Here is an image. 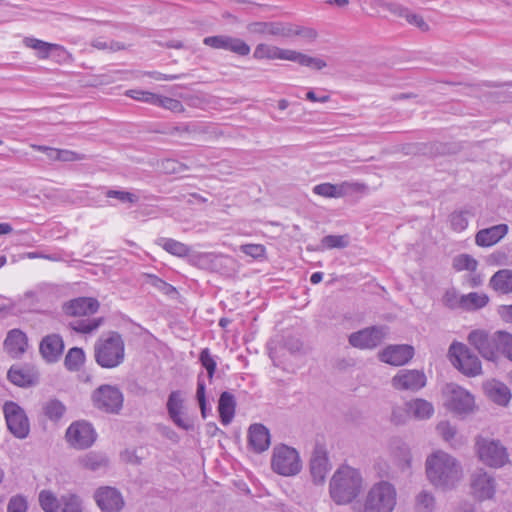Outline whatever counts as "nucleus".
Instances as JSON below:
<instances>
[{
  "mask_svg": "<svg viewBox=\"0 0 512 512\" xmlns=\"http://www.w3.org/2000/svg\"><path fill=\"white\" fill-rule=\"evenodd\" d=\"M167 412L171 421L180 429L193 430L194 421L184 411V398L181 391H172L167 400Z\"/></svg>",
  "mask_w": 512,
  "mask_h": 512,
  "instance_id": "obj_13",
  "label": "nucleus"
},
{
  "mask_svg": "<svg viewBox=\"0 0 512 512\" xmlns=\"http://www.w3.org/2000/svg\"><path fill=\"white\" fill-rule=\"evenodd\" d=\"M471 489L473 495L479 500L490 499L495 494L494 478L486 471L479 470L472 475Z\"/></svg>",
  "mask_w": 512,
  "mask_h": 512,
  "instance_id": "obj_21",
  "label": "nucleus"
},
{
  "mask_svg": "<svg viewBox=\"0 0 512 512\" xmlns=\"http://www.w3.org/2000/svg\"><path fill=\"white\" fill-rule=\"evenodd\" d=\"M126 95L134 100L145 102L152 105H154L155 100L157 99V94L140 89L128 90L126 92Z\"/></svg>",
  "mask_w": 512,
  "mask_h": 512,
  "instance_id": "obj_53",
  "label": "nucleus"
},
{
  "mask_svg": "<svg viewBox=\"0 0 512 512\" xmlns=\"http://www.w3.org/2000/svg\"><path fill=\"white\" fill-rule=\"evenodd\" d=\"M3 412L8 430L18 439H25L30 432L29 420L25 411L15 402L7 401Z\"/></svg>",
  "mask_w": 512,
  "mask_h": 512,
  "instance_id": "obj_12",
  "label": "nucleus"
},
{
  "mask_svg": "<svg viewBox=\"0 0 512 512\" xmlns=\"http://www.w3.org/2000/svg\"><path fill=\"white\" fill-rule=\"evenodd\" d=\"M434 406L431 402L416 398L404 403L403 407H396L392 411V421L396 424L405 423L408 419L426 420L433 416Z\"/></svg>",
  "mask_w": 512,
  "mask_h": 512,
  "instance_id": "obj_10",
  "label": "nucleus"
},
{
  "mask_svg": "<svg viewBox=\"0 0 512 512\" xmlns=\"http://www.w3.org/2000/svg\"><path fill=\"white\" fill-rule=\"evenodd\" d=\"M451 229L456 232L464 231L468 226V212L467 211H454L449 216Z\"/></svg>",
  "mask_w": 512,
  "mask_h": 512,
  "instance_id": "obj_45",
  "label": "nucleus"
},
{
  "mask_svg": "<svg viewBox=\"0 0 512 512\" xmlns=\"http://www.w3.org/2000/svg\"><path fill=\"white\" fill-rule=\"evenodd\" d=\"M397 492L387 481L375 483L366 495L364 512H392L396 506Z\"/></svg>",
  "mask_w": 512,
  "mask_h": 512,
  "instance_id": "obj_5",
  "label": "nucleus"
},
{
  "mask_svg": "<svg viewBox=\"0 0 512 512\" xmlns=\"http://www.w3.org/2000/svg\"><path fill=\"white\" fill-rule=\"evenodd\" d=\"M86 159L84 154L68 150V149H60L59 151V159L58 161L62 162H74V161H82Z\"/></svg>",
  "mask_w": 512,
  "mask_h": 512,
  "instance_id": "obj_61",
  "label": "nucleus"
},
{
  "mask_svg": "<svg viewBox=\"0 0 512 512\" xmlns=\"http://www.w3.org/2000/svg\"><path fill=\"white\" fill-rule=\"evenodd\" d=\"M93 406L105 413L118 414L124 402L122 391L114 385L103 384L91 394Z\"/></svg>",
  "mask_w": 512,
  "mask_h": 512,
  "instance_id": "obj_8",
  "label": "nucleus"
},
{
  "mask_svg": "<svg viewBox=\"0 0 512 512\" xmlns=\"http://www.w3.org/2000/svg\"><path fill=\"white\" fill-rule=\"evenodd\" d=\"M479 460L491 468H502L510 463L507 448L497 439L479 436L475 441Z\"/></svg>",
  "mask_w": 512,
  "mask_h": 512,
  "instance_id": "obj_6",
  "label": "nucleus"
},
{
  "mask_svg": "<svg viewBox=\"0 0 512 512\" xmlns=\"http://www.w3.org/2000/svg\"><path fill=\"white\" fill-rule=\"evenodd\" d=\"M509 231L508 225L498 224L479 230L475 235V243L480 247H490L503 239Z\"/></svg>",
  "mask_w": 512,
  "mask_h": 512,
  "instance_id": "obj_25",
  "label": "nucleus"
},
{
  "mask_svg": "<svg viewBox=\"0 0 512 512\" xmlns=\"http://www.w3.org/2000/svg\"><path fill=\"white\" fill-rule=\"evenodd\" d=\"M290 57L289 61L296 62L301 66L310 67L315 70H321L327 66V63L323 59L312 57L295 50L291 51Z\"/></svg>",
  "mask_w": 512,
  "mask_h": 512,
  "instance_id": "obj_38",
  "label": "nucleus"
},
{
  "mask_svg": "<svg viewBox=\"0 0 512 512\" xmlns=\"http://www.w3.org/2000/svg\"><path fill=\"white\" fill-rule=\"evenodd\" d=\"M443 303L451 309H462V295L456 289L450 288L443 296Z\"/></svg>",
  "mask_w": 512,
  "mask_h": 512,
  "instance_id": "obj_52",
  "label": "nucleus"
},
{
  "mask_svg": "<svg viewBox=\"0 0 512 512\" xmlns=\"http://www.w3.org/2000/svg\"><path fill=\"white\" fill-rule=\"evenodd\" d=\"M291 49H282L277 46L260 43L253 52V58L256 60H290Z\"/></svg>",
  "mask_w": 512,
  "mask_h": 512,
  "instance_id": "obj_29",
  "label": "nucleus"
},
{
  "mask_svg": "<svg viewBox=\"0 0 512 512\" xmlns=\"http://www.w3.org/2000/svg\"><path fill=\"white\" fill-rule=\"evenodd\" d=\"M427 382L423 371L416 369H401L391 379L392 387L400 391L417 392L425 387Z\"/></svg>",
  "mask_w": 512,
  "mask_h": 512,
  "instance_id": "obj_15",
  "label": "nucleus"
},
{
  "mask_svg": "<svg viewBox=\"0 0 512 512\" xmlns=\"http://www.w3.org/2000/svg\"><path fill=\"white\" fill-rule=\"evenodd\" d=\"M452 266L456 271L475 272L478 267V261L469 254H459L453 258Z\"/></svg>",
  "mask_w": 512,
  "mask_h": 512,
  "instance_id": "obj_42",
  "label": "nucleus"
},
{
  "mask_svg": "<svg viewBox=\"0 0 512 512\" xmlns=\"http://www.w3.org/2000/svg\"><path fill=\"white\" fill-rule=\"evenodd\" d=\"M43 410L50 420L57 421L63 416L65 406L58 400H50L45 404Z\"/></svg>",
  "mask_w": 512,
  "mask_h": 512,
  "instance_id": "obj_46",
  "label": "nucleus"
},
{
  "mask_svg": "<svg viewBox=\"0 0 512 512\" xmlns=\"http://www.w3.org/2000/svg\"><path fill=\"white\" fill-rule=\"evenodd\" d=\"M28 508L26 499L21 495L10 498L7 505V512H26Z\"/></svg>",
  "mask_w": 512,
  "mask_h": 512,
  "instance_id": "obj_57",
  "label": "nucleus"
},
{
  "mask_svg": "<svg viewBox=\"0 0 512 512\" xmlns=\"http://www.w3.org/2000/svg\"><path fill=\"white\" fill-rule=\"evenodd\" d=\"M349 243L350 238L348 235H327L322 238L320 249L346 248Z\"/></svg>",
  "mask_w": 512,
  "mask_h": 512,
  "instance_id": "obj_44",
  "label": "nucleus"
},
{
  "mask_svg": "<svg viewBox=\"0 0 512 512\" xmlns=\"http://www.w3.org/2000/svg\"><path fill=\"white\" fill-rule=\"evenodd\" d=\"M394 454L397 460V464L402 470L408 469L410 467L412 457L410 449L406 444H401L398 446Z\"/></svg>",
  "mask_w": 512,
  "mask_h": 512,
  "instance_id": "obj_49",
  "label": "nucleus"
},
{
  "mask_svg": "<svg viewBox=\"0 0 512 512\" xmlns=\"http://www.w3.org/2000/svg\"><path fill=\"white\" fill-rule=\"evenodd\" d=\"M270 466L277 475L294 477L302 471L303 462L296 448L280 443L272 449Z\"/></svg>",
  "mask_w": 512,
  "mask_h": 512,
  "instance_id": "obj_4",
  "label": "nucleus"
},
{
  "mask_svg": "<svg viewBox=\"0 0 512 512\" xmlns=\"http://www.w3.org/2000/svg\"><path fill=\"white\" fill-rule=\"evenodd\" d=\"M102 321V318L80 319L72 322L71 327L76 332L87 334L98 329L102 324Z\"/></svg>",
  "mask_w": 512,
  "mask_h": 512,
  "instance_id": "obj_43",
  "label": "nucleus"
},
{
  "mask_svg": "<svg viewBox=\"0 0 512 512\" xmlns=\"http://www.w3.org/2000/svg\"><path fill=\"white\" fill-rule=\"evenodd\" d=\"M500 318L506 323H512V304L502 305L498 308Z\"/></svg>",
  "mask_w": 512,
  "mask_h": 512,
  "instance_id": "obj_64",
  "label": "nucleus"
},
{
  "mask_svg": "<svg viewBox=\"0 0 512 512\" xmlns=\"http://www.w3.org/2000/svg\"><path fill=\"white\" fill-rule=\"evenodd\" d=\"M499 340V352L512 362V334L502 331Z\"/></svg>",
  "mask_w": 512,
  "mask_h": 512,
  "instance_id": "obj_55",
  "label": "nucleus"
},
{
  "mask_svg": "<svg viewBox=\"0 0 512 512\" xmlns=\"http://www.w3.org/2000/svg\"><path fill=\"white\" fill-rule=\"evenodd\" d=\"M241 251L254 259L264 257L266 249L261 244H246L241 246Z\"/></svg>",
  "mask_w": 512,
  "mask_h": 512,
  "instance_id": "obj_59",
  "label": "nucleus"
},
{
  "mask_svg": "<svg viewBox=\"0 0 512 512\" xmlns=\"http://www.w3.org/2000/svg\"><path fill=\"white\" fill-rule=\"evenodd\" d=\"M196 396L201 408L202 416L206 417L205 383L201 376L198 377Z\"/></svg>",
  "mask_w": 512,
  "mask_h": 512,
  "instance_id": "obj_62",
  "label": "nucleus"
},
{
  "mask_svg": "<svg viewBox=\"0 0 512 512\" xmlns=\"http://www.w3.org/2000/svg\"><path fill=\"white\" fill-rule=\"evenodd\" d=\"M83 510V501L79 495L68 492L61 496L60 512H83Z\"/></svg>",
  "mask_w": 512,
  "mask_h": 512,
  "instance_id": "obj_40",
  "label": "nucleus"
},
{
  "mask_svg": "<svg viewBox=\"0 0 512 512\" xmlns=\"http://www.w3.org/2000/svg\"><path fill=\"white\" fill-rule=\"evenodd\" d=\"M79 465L87 470L97 472L108 467V458L101 453L89 452L78 459Z\"/></svg>",
  "mask_w": 512,
  "mask_h": 512,
  "instance_id": "obj_34",
  "label": "nucleus"
},
{
  "mask_svg": "<svg viewBox=\"0 0 512 512\" xmlns=\"http://www.w3.org/2000/svg\"><path fill=\"white\" fill-rule=\"evenodd\" d=\"M489 297L485 293L471 292L462 295V309L473 311L487 305Z\"/></svg>",
  "mask_w": 512,
  "mask_h": 512,
  "instance_id": "obj_37",
  "label": "nucleus"
},
{
  "mask_svg": "<svg viewBox=\"0 0 512 512\" xmlns=\"http://www.w3.org/2000/svg\"><path fill=\"white\" fill-rule=\"evenodd\" d=\"M443 394L445 396V406L456 414H469L475 408L474 396L457 384H446Z\"/></svg>",
  "mask_w": 512,
  "mask_h": 512,
  "instance_id": "obj_11",
  "label": "nucleus"
},
{
  "mask_svg": "<svg viewBox=\"0 0 512 512\" xmlns=\"http://www.w3.org/2000/svg\"><path fill=\"white\" fill-rule=\"evenodd\" d=\"M154 105L165 108L174 113H182L184 111V106L181 101L170 97L157 95Z\"/></svg>",
  "mask_w": 512,
  "mask_h": 512,
  "instance_id": "obj_47",
  "label": "nucleus"
},
{
  "mask_svg": "<svg viewBox=\"0 0 512 512\" xmlns=\"http://www.w3.org/2000/svg\"><path fill=\"white\" fill-rule=\"evenodd\" d=\"M85 361V353L81 348L69 349L65 356L64 365L70 371H78Z\"/></svg>",
  "mask_w": 512,
  "mask_h": 512,
  "instance_id": "obj_41",
  "label": "nucleus"
},
{
  "mask_svg": "<svg viewBox=\"0 0 512 512\" xmlns=\"http://www.w3.org/2000/svg\"><path fill=\"white\" fill-rule=\"evenodd\" d=\"M24 44L26 47L35 50L37 52L38 58L40 59H47L52 53H57V56L62 58L68 55L67 50L63 46L59 44L48 43L36 38L26 37L24 39Z\"/></svg>",
  "mask_w": 512,
  "mask_h": 512,
  "instance_id": "obj_27",
  "label": "nucleus"
},
{
  "mask_svg": "<svg viewBox=\"0 0 512 512\" xmlns=\"http://www.w3.org/2000/svg\"><path fill=\"white\" fill-rule=\"evenodd\" d=\"M500 334L502 331L490 334L486 330L475 329L469 333L467 340L484 359L496 361L499 354Z\"/></svg>",
  "mask_w": 512,
  "mask_h": 512,
  "instance_id": "obj_9",
  "label": "nucleus"
},
{
  "mask_svg": "<svg viewBox=\"0 0 512 512\" xmlns=\"http://www.w3.org/2000/svg\"><path fill=\"white\" fill-rule=\"evenodd\" d=\"M489 263L496 266L512 265V258L504 250H497L489 256Z\"/></svg>",
  "mask_w": 512,
  "mask_h": 512,
  "instance_id": "obj_56",
  "label": "nucleus"
},
{
  "mask_svg": "<svg viewBox=\"0 0 512 512\" xmlns=\"http://www.w3.org/2000/svg\"><path fill=\"white\" fill-rule=\"evenodd\" d=\"M66 439L74 448L85 449L94 443L96 432L90 423L77 421L68 427Z\"/></svg>",
  "mask_w": 512,
  "mask_h": 512,
  "instance_id": "obj_14",
  "label": "nucleus"
},
{
  "mask_svg": "<svg viewBox=\"0 0 512 512\" xmlns=\"http://www.w3.org/2000/svg\"><path fill=\"white\" fill-rule=\"evenodd\" d=\"M436 430L445 442L452 444L457 434V429L448 421H441L437 424Z\"/></svg>",
  "mask_w": 512,
  "mask_h": 512,
  "instance_id": "obj_50",
  "label": "nucleus"
},
{
  "mask_svg": "<svg viewBox=\"0 0 512 512\" xmlns=\"http://www.w3.org/2000/svg\"><path fill=\"white\" fill-rule=\"evenodd\" d=\"M365 189V185L358 182L344 181L339 184L321 183L313 187L316 195L325 198H342L346 195L359 193Z\"/></svg>",
  "mask_w": 512,
  "mask_h": 512,
  "instance_id": "obj_19",
  "label": "nucleus"
},
{
  "mask_svg": "<svg viewBox=\"0 0 512 512\" xmlns=\"http://www.w3.org/2000/svg\"><path fill=\"white\" fill-rule=\"evenodd\" d=\"M414 507L417 512H434L436 499L434 494L426 489H422L415 496Z\"/></svg>",
  "mask_w": 512,
  "mask_h": 512,
  "instance_id": "obj_36",
  "label": "nucleus"
},
{
  "mask_svg": "<svg viewBox=\"0 0 512 512\" xmlns=\"http://www.w3.org/2000/svg\"><path fill=\"white\" fill-rule=\"evenodd\" d=\"M8 379L19 387H28L37 382L38 376L31 367L12 366L7 374Z\"/></svg>",
  "mask_w": 512,
  "mask_h": 512,
  "instance_id": "obj_30",
  "label": "nucleus"
},
{
  "mask_svg": "<svg viewBox=\"0 0 512 512\" xmlns=\"http://www.w3.org/2000/svg\"><path fill=\"white\" fill-rule=\"evenodd\" d=\"M91 45L98 50H109L116 52L125 48V45L117 41H106L104 38L99 37L91 42Z\"/></svg>",
  "mask_w": 512,
  "mask_h": 512,
  "instance_id": "obj_54",
  "label": "nucleus"
},
{
  "mask_svg": "<svg viewBox=\"0 0 512 512\" xmlns=\"http://www.w3.org/2000/svg\"><path fill=\"white\" fill-rule=\"evenodd\" d=\"M286 27L287 23L282 22H252L247 25V30L253 35L289 38L290 30Z\"/></svg>",
  "mask_w": 512,
  "mask_h": 512,
  "instance_id": "obj_24",
  "label": "nucleus"
},
{
  "mask_svg": "<svg viewBox=\"0 0 512 512\" xmlns=\"http://www.w3.org/2000/svg\"><path fill=\"white\" fill-rule=\"evenodd\" d=\"M448 356L452 365L465 376L476 377L482 373L481 361L465 344L453 342Z\"/></svg>",
  "mask_w": 512,
  "mask_h": 512,
  "instance_id": "obj_7",
  "label": "nucleus"
},
{
  "mask_svg": "<svg viewBox=\"0 0 512 512\" xmlns=\"http://www.w3.org/2000/svg\"><path fill=\"white\" fill-rule=\"evenodd\" d=\"M414 356V348L410 345H389L379 353V359L393 366H402Z\"/></svg>",
  "mask_w": 512,
  "mask_h": 512,
  "instance_id": "obj_20",
  "label": "nucleus"
},
{
  "mask_svg": "<svg viewBox=\"0 0 512 512\" xmlns=\"http://www.w3.org/2000/svg\"><path fill=\"white\" fill-rule=\"evenodd\" d=\"M286 28L290 30L289 31V38L298 35V36L303 37L307 41L312 42L318 36L317 31L315 29H312V28L296 27V26H293L291 24H287Z\"/></svg>",
  "mask_w": 512,
  "mask_h": 512,
  "instance_id": "obj_51",
  "label": "nucleus"
},
{
  "mask_svg": "<svg viewBox=\"0 0 512 512\" xmlns=\"http://www.w3.org/2000/svg\"><path fill=\"white\" fill-rule=\"evenodd\" d=\"M106 196L108 198H116L122 203H135L138 200L135 194L122 190H108Z\"/></svg>",
  "mask_w": 512,
  "mask_h": 512,
  "instance_id": "obj_58",
  "label": "nucleus"
},
{
  "mask_svg": "<svg viewBox=\"0 0 512 512\" xmlns=\"http://www.w3.org/2000/svg\"><path fill=\"white\" fill-rule=\"evenodd\" d=\"M489 286L501 294L512 293V270L502 269L493 274Z\"/></svg>",
  "mask_w": 512,
  "mask_h": 512,
  "instance_id": "obj_32",
  "label": "nucleus"
},
{
  "mask_svg": "<svg viewBox=\"0 0 512 512\" xmlns=\"http://www.w3.org/2000/svg\"><path fill=\"white\" fill-rule=\"evenodd\" d=\"M310 475L315 485H323L331 470L328 452L324 445L316 444L309 463Z\"/></svg>",
  "mask_w": 512,
  "mask_h": 512,
  "instance_id": "obj_17",
  "label": "nucleus"
},
{
  "mask_svg": "<svg viewBox=\"0 0 512 512\" xmlns=\"http://www.w3.org/2000/svg\"><path fill=\"white\" fill-rule=\"evenodd\" d=\"M99 309V302L91 297H78L66 302L63 311L68 316L81 317L96 313Z\"/></svg>",
  "mask_w": 512,
  "mask_h": 512,
  "instance_id": "obj_23",
  "label": "nucleus"
},
{
  "mask_svg": "<svg viewBox=\"0 0 512 512\" xmlns=\"http://www.w3.org/2000/svg\"><path fill=\"white\" fill-rule=\"evenodd\" d=\"M96 363L106 369L120 366L125 359V343L117 332L103 334L94 344Z\"/></svg>",
  "mask_w": 512,
  "mask_h": 512,
  "instance_id": "obj_3",
  "label": "nucleus"
},
{
  "mask_svg": "<svg viewBox=\"0 0 512 512\" xmlns=\"http://www.w3.org/2000/svg\"><path fill=\"white\" fill-rule=\"evenodd\" d=\"M155 243L169 254L179 258L187 257L191 253V248L187 244L173 238L160 237Z\"/></svg>",
  "mask_w": 512,
  "mask_h": 512,
  "instance_id": "obj_33",
  "label": "nucleus"
},
{
  "mask_svg": "<svg viewBox=\"0 0 512 512\" xmlns=\"http://www.w3.org/2000/svg\"><path fill=\"white\" fill-rule=\"evenodd\" d=\"M93 497L102 512H120L125 504L121 492L110 486L99 487Z\"/></svg>",
  "mask_w": 512,
  "mask_h": 512,
  "instance_id": "obj_18",
  "label": "nucleus"
},
{
  "mask_svg": "<svg viewBox=\"0 0 512 512\" xmlns=\"http://www.w3.org/2000/svg\"><path fill=\"white\" fill-rule=\"evenodd\" d=\"M226 50H230L240 56H246L250 53V46L239 38L226 37Z\"/></svg>",
  "mask_w": 512,
  "mask_h": 512,
  "instance_id": "obj_48",
  "label": "nucleus"
},
{
  "mask_svg": "<svg viewBox=\"0 0 512 512\" xmlns=\"http://www.w3.org/2000/svg\"><path fill=\"white\" fill-rule=\"evenodd\" d=\"M361 473L348 465L340 466L332 475L329 482V494L338 505L351 503L362 490Z\"/></svg>",
  "mask_w": 512,
  "mask_h": 512,
  "instance_id": "obj_2",
  "label": "nucleus"
},
{
  "mask_svg": "<svg viewBox=\"0 0 512 512\" xmlns=\"http://www.w3.org/2000/svg\"><path fill=\"white\" fill-rule=\"evenodd\" d=\"M39 503L45 512H60L61 510V497L58 498L50 490H42L39 493Z\"/></svg>",
  "mask_w": 512,
  "mask_h": 512,
  "instance_id": "obj_39",
  "label": "nucleus"
},
{
  "mask_svg": "<svg viewBox=\"0 0 512 512\" xmlns=\"http://www.w3.org/2000/svg\"><path fill=\"white\" fill-rule=\"evenodd\" d=\"M64 351V341L58 334H49L42 338L39 352L47 363H56Z\"/></svg>",
  "mask_w": 512,
  "mask_h": 512,
  "instance_id": "obj_22",
  "label": "nucleus"
},
{
  "mask_svg": "<svg viewBox=\"0 0 512 512\" xmlns=\"http://www.w3.org/2000/svg\"><path fill=\"white\" fill-rule=\"evenodd\" d=\"M392 13L395 15L406 19V21L419 28L421 31H427L429 29L428 24L424 21L423 17L419 14L411 12L408 8L400 6V5H394L391 9Z\"/></svg>",
  "mask_w": 512,
  "mask_h": 512,
  "instance_id": "obj_35",
  "label": "nucleus"
},
{
  "mask_svg": "<svg viewBox=\"0 0 512 512\" xmlns=\"http://www.w3.org/2000/svg\"><path fill=\"white\" fill-rule=\"evenodd\" d=\"M250 447L257 453L266 451L271 443L270 432L263 424H252L249 428Z\"/></svg>",
  "mask_w": 512,
  "mask_h": 512,
  "instance_id": "obj_28",
  "label": "nucleus"
},
{
  "mask_svg": "<svg viewBox=\"0 0 512 512\" xmlns=\"http://www.w3.org/2000/svg\"><path fill=\"white\" fill-rule=\"evenodd\" d=\"M236 400L234 396L226 392V425H228L235 415Z\"/></svg>",
  "mask_w": 512,
  "mask_h": 512,
  "instance_id": "obj_63",
  "label": "nucleus"
},
{
  "mask_svg": "<svg viewBox=\"0 0 512 512\" xmlns=\"http://www.w3.org/2000/svg\"><path fill=\"white\" fill-rule=\"evenodd\" d=\"M200 361L202 363V366L207 370V377L209 379L212 378V375L216 368V362L211 357L209 351L207 349H204L200 354Z\"/></svg>",
  "mask_w": 512,
  "mask_h": 512,
  "instance_id": "obj_60",
  "label": "nucleus"
},
{
  "mask_svg": "<svg viewBox=\"0 0 512 512\" xmlns=\"http://www.w3.org/2000/svg\"><path fill=\"white\" fill-rule=\"evenodd\" d=\"M4 348L11 357L20 358L28 348L27 335L20 329L10 330L4 341Z\"/></svg>",
  "mask_w": 512,
  "mask_h": 512,
  "instance_id": "obj_26",
  "label": "nucleus"
},
{
  "mask_svg": "<svg viewBox=\"0 0 512 512\" xmlns=\"http://www.w3.org/2000/svg\"><path fill=\"white\" fill-rule=\"evenodd\" d=\"M484 390L489 399L500 406H507L511 400V392L502 382L488 381L484 384Z\"/></svg>",
  "mask_w": 512,
  "mask_h": 512,
  "instance_id": "obj_31",
  "label": "nucleus"
},
{
  "mask_svg": "<svg viewBox=\"0 0 512 512\" xmlns=\"http://www.w3.org/2000/svg\"><path fill=\"white\" fill-rule=\"evenodd\" d=\"M425 473L429 483L442 491L455 489L464 477L460 461L443 450H436L427 456Z\"/></svg>",
  "mask_w": 512,
  "mask_h": 512,
  "instance_id": "obj_1",
  "label": "nucleus"
},
{
  "mask_svg": "<svg viewBox=\"0 0 512 512\" xmlns=\"http://www.w3.org/2000/svg\"><path fill=\"white\" fill-rule=\"evenodd\" d=\"M386 335V327L372 326L352 333L349 336V343L358 349H373L382 343Z\"/></svg>",
  "mask_w": 512,
  "mask_h": 512,
  "instance_id": "obj_16",
  "label": "nucleus"
}]
</instances>
